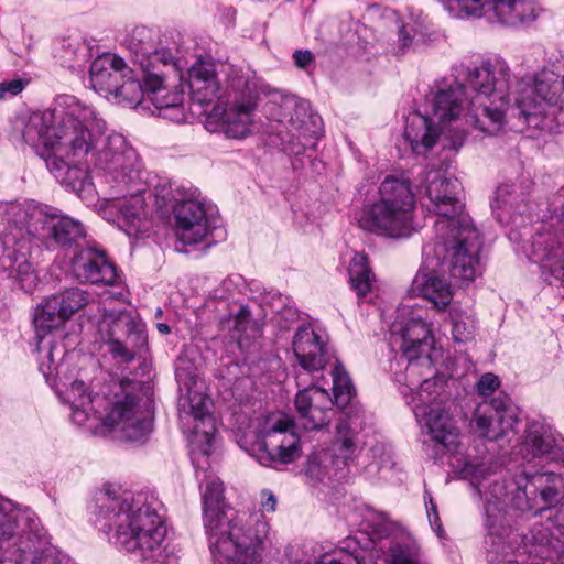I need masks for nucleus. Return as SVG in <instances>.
Wrapping results in <instances>:
<instances>
[{
  "label": "nucleus",
  "mask_w": 564,
  "mask_h": 564,
  "mask_svg": "<svg viewBox=\"0 0 564 564\" xmlns=\"http://www.w3.org/2000/svg\"><path fill=\"white\" fill-rule=\"evenodd\" d=\"M423 263L412 280L410 293L429 301L437 312H445L452 306V285L441 276L438 269L443 265L436 264L432 248H423Z\"/></svg>",
  "instance_id": "28"
},
{
  "label": "nucleus",
  "mask_w": 564,
  "mask_h": 564,
  "mask_svg": "<svg viewBox=\"0 0 564 564\" xmlns=\"http://www.w3.org/2000/svg\"><path fill=\"white\" fill-rule=\"evenodd\" d=\"M516 187V183L512 182V180H509L508 182L500 184L495 192L491 208L499 221L503 220V215L500 212H513L519 214L524 212L520 207V205L524 203L523 193L518 192Z\"/></svg>",
  "instance_id": "40"
},
{
  "label": "nucleus",
  "mask_w": 564,
  "mask_h": 564,
  "mask_svg": "<svg viewBox=\"0 0 564 564\" xmlns=\"http://www.w3.org/2000/svg\"><path fill=\"white\" fill-rule=\"evenodd\" d=\"M499 386L500 380L498 376L488 372L479 378L476 384V389L480 395L488 397L491 395L499 388Z\"/></svg>",
  "instance_id": "50"
},
{
  "label": "nucleus",
  "mask_w": 564,
  "mask_h": 564,
  "mask_svg": "<svg viewBox=\"0 0 564 564\" xmlns=\"http://www.w3.org/2000/svg\"><path fill=\"white\" fill-rule=\"evenodd\" d=\"M175 377L181 388L184 387L187 390V401L191 410V414L195 420L194 433L198 435L203 434L206 447L212 445L213 434L215 432V420L210 415L209 406L210 399L202 392L193 389L196 384V376L186 371V369L177 367L175 370Z\"/></svg>",
  "instance_id": "33"
},
{
  "label": "nucleus",
  "mask_w": 564,
  "mask_h": 564,
  "mask_svg": "<svg viewBox=\"0 0 564 564\" xmlns=\"http://www.w3.org/2000/svg\"><path fill=\"white\" fill-rule=\"evenodd\" d=\"M123 45L130 52L133 64L139 66L142 77L160 72L162 67L180 68V61L171 50L162 46L158 32L152 29L135 26L123 40Z\"/></svg>",
  "instance_id": "23"
},
{
  "label": "nucleus",
  "mask_w": 564,
  "mask_h": 564,
  "mask_svg": "<svg viewBox=\"0 0 564 564\" xmlns=\"http://www.w3.org/2000/svg\"><path fill=\"white\" fill-rule=\"evenodd\" d=\"M487 8L499 23L508 26H519L536 18L533 0H489Z\"/></svg>",
  "instance_id": "38"
},
{
  "label": "nucleus",
  "mask_w": 564,
  "mask_h": 564,
  "mask_svg": "<svg viewBox=\"0 0 564 564\" xmlns=\"http://www.w3.org/2000/svg\"><path fill=\"white\" fill-rule=\"evenodd\" d=\"M518 454L523 460L564 462V451L557 444L551 426L544 421H531L524 437L518 446Z\"/></svg>",
  "instance_id": "30"
},
{
  "label": "nucleus",
  "mask_w": 564,
  "mask_h": 564,
  "mask_svg": "<svg viewBox=\"0 0 564 564\" xmlns=\"http://www.w3.org/2000/svg\"><path fill=\"white\" fill-rule=\"evenodd\" d=\"M185 196L173 206L175 234L183 245H197L220 226L221 219L217 206L197 187L185 191Z\"/></svg>",
  "instance_id": "18"
},
{
  "label": "nucleus",
  "mask_w": 564,
  "mask_h": 564,
  "mask_svg": "<svg viewBox=\"0 0 564 564\" xmlns=\"http://www.w3.org/2000/svg\"><path fill=\"white\" fill-rule=\"evenodd\" d=\"M155 505L156 500L145 492L106 486L90 507L93 523L119 549L154 564H177L173 550L163 545L166 527Z\"/></svg>",
  "instance_id": "3"
},
{
  "label": "nucleus",
  "mask_w": 564,
  "mask_h": 564,
  "mask_svg": "<svg viewBox=\"0 0 564 564\" xmlns=\"http://www.w3.org/2000/svg\"><path fill=\"white\" fill-rule=\"evenodd\" d=\"M518 409L503 392L480 403L473 417L476 431L490 441L506 436L518 424Z\"/></svg>",
  "instance_id": "27"
},
{
  "label": "nucleus",
  "mask_w": 564,
  "mask_h": 564,
  "mask_svg": "<svg viewBox=\"0 0 564 564\" xmlns=\"http://www.w3.org/2000/svg\"><path fill=\"white\" fill-rule=\"evenodd\" d=\"M142 178H111L112 182L117 184L118 187H121L122 185H127L128 181H141Z\"/></svg>",
  "instance_id": "58"
},
{
  "label": "nucleus",
  "mask_w": 564,
  "mask_h": 564,
  "mask_svg": "<svg viewBox=\"0 0 564 564\" xmlns=\"http://www.w3.org/2000/svg\"><path fill=\"white\" fill-rule=\"evenodd\" d=\"M423 308L403 305L398 308L397 317L390 327V345L402 351L400 358L391 364L394 381L403 389L401 393L408 397L411 392L412 408L417 402V392L424 380H434L444 376H433V361L427 352L432 343L431 325L423 318Z\"/></svg>",
  "instance_id": "6"
},
{
  "label": "nucleus",
  "mask_w": 564,
  "mask_h": 564,
  "mask_svg": "<svg viewBox=\"0 0 564 564\" xmlns=\"http://www.w3.org/2000/svg\"><path fill=\"white\" fill-rule=\"evenodd\" d=\"M384 532H387L386 527L381 531H379L380 536H382Z\"/></svg>",
  "instance_id": "62"
},
{
  "label": "nucleus",
  "mask_w": 564,
  "mask_h": 564,
  "mask_svg": "<svg viewBox=\"0 0 564 564\" xmlns=\"http://www.w3.org/2000/svg\"><path fill=\"white\" fill-rule=\"evenodd\" d=\"M4 216L8 224L23 226L34 232L36 246L53 251L79 250L86 242L82 223L59 214L58 209L35 200L11 202L6 204Z\"/></svg>",
  "instance_id": "9"
},
{
  "label": "nucleus",
  "mask_w": 564,
  "mask_h": 564,
  "mask_svg": "<svg viewBox=\"0 0 564 564\" xmlns=\"http://www.w3.org/2000/svg\"><path fill=\"white\" fill-rule=\"evenodd\" d=\"M96 110L73 95L58 96L51 109L32 113L24 122L22 140L51 155V172L66 173L70 166L88 172L140 174L143 164L137 151L119 133L104 137Z\"/></svg>",
  "instance_id": "2"
},
{
  "label": "nucleus",
  "mask_w": 564,
  "mask_h": 564,
  "mask_svg": "<svg viewBox=\"0 0 564 564\" xmlns=\"http://www.w3.org/2000/svg\"><path fill=\"white\" fill-rule=\"evenodd\" d=\"M101 339L109 345V352L122 362H130L147 348L145 326L126 311H104L99 322Z\"/></svg>",
  "instance_id": "20"
},
{
  "label": "nucleus",
  "mask_w": 564,
  "mask_h": 564,
  "mask_svg": "<svg viewBox=\"0 0 564 564\" xmlns=\"http://www.w3.org/2000/svg\"><path fill=\"white\" fill-rule=\"evenodd\" d=\"M447 229L437 231L432 248L436 264H448L453 279L462 282L474 281L482 273L480 253L482 240L469 216L444 223Z\"/></svg>",
  "instance_id": "11"
},
{
  "label": "nucleus",
  "mask_w": 564,
  "mask_h": 564,
  "mask_svg": "<svg viewBox=\"0 0 564 564\" xmlns=\"http://www.w3.org/2000/svg\"><path fill=\"white\" fill-rule=\"evenodd\" d=\"M456 18L482 15L489 0H438Z\"/></svg>",
  "instance_id": "46"
},
{
  "label": "nucleus",
  "mask_w": 564,
  "mask_h": 564,
  "mask_svg": "<svg viewBox=\"0 0 564 564\" xmlns=\"http://www.w3.org/2000/svg\"><path fill=\"white\" fill-rule=\"evenodd\" d=\"M517 553L532 558L531 564H564V528L552 519L533 524L521 536Z\"/></svg>",
  "instance_id": "24"
},
{
  "label": "nucleus",
  "mask_w": 564,
  "mask_h": 564,
  "mask_svg": "<svg viewBox=\"0 0 564 564\" xmlns=\"http://www.w3.org/2000/svg\"><path fill=\"white\" fill-rule=\"evenodd\" d=\"M70 269L80 282L112 285L117 280L116 267L106 252L87 243L74 252Z\"/></svg>",
  "instance_id": "29"
},
{
  "label": "nucleus",
  "mask_w": 564,
  "mask_h": 564,
  "mask_svg": "<svg viewBox=\"0 0 564 564\" xmlns=\"http://www.w3.org/2000/svg\"><path fill=\"white\" fill-rule=\"evenodd\" d=\"M417 395L413 412L425 429L427 438L423 440V445L432 446L434 449L432 456L437 458L454 449L459 437L456 422L446 408V402L451 398L446 391V381L443 378L424 380Z\"/></svg>",
  "instance_id": "13"
},
{
  "label": "nucleus",
  "mask_w": 564,
  "mask_h": 564,
  "mask_svg": "<svg viewBox=\"0 0 564 564\" xmlns=\"http://www.w3.org/2000/svg\"><path fill=\"white\" fill-rule=\"evenodd\" d=\"M424 501L426 506V513L430 521V524L433 529V531L441 536L443 533V528L441 523V519L437 512L436 503L433 501L432 496L429 492H425L424 495Z\"/></svg>",
  "instance_id": "51"
},
{
  "label": "nucleus",
  "mask_w": 564,
  "mask_h": 564,
  "mask_svg": "<svg viewBox=\"0 0 564 564\" xmlns=\"http://www.w3.org/2000/svg\"><path fill=\"white\" fill-rule=\"evenodd\" d=\"M299 163H301V164L303 165V164H304V161H303L302 159H296V160L292 163L293 169H294V172H296V171H297V169H299V165H297V164H299Z\"/></svg>",
  "instance_id": "60"
},
{
  "label": "nucleus",
  "mask_w": 564,
  "mask_h": 564,
  "mask_svg": "<svg viewBox=\"0 0 564 564\" xmlns=\"http://www.w3.org/2000/svg\"><path fill=\"white\" fill-rule=\"evenodd\" d=\"M448 316L452 323L453 338L457 343H465L473 337L475 322L471 316L455 308L454 305L448 307Z\"/></svg>",
  "instance_id": "45"
},
{
  "label": "nucleus",
  "mask_w": 564,
  "mask_h": 564,
  "mask_svg": "<svg viewBox=\"0 0 564 564\" xmlns=\"http://www.w3.org/2000/svg\"><path fill=\"white\" fill-rule=\"evenodd\" d=\"M552 219L564 226V206ZM530 259L540 265L549 284L560 283L564 286V230L538 232L532 239Z\"/></svg>",
  "instance_id": "26"
},
{
  "label": "nucleus",
  "mask_w": 564,
  "mask_h": 564,
  "mask_svg": "<svg viewBox=\"0 0 564 564\" xmlns=\"http://www.w3.org/2000/svg\"><path fill=\"white\" fill-rule=\"evenodd\" d=\"M350 288L358 297L366 296L372 288L375 274L369 267V259L365 252H356L348 267Z\"/></svg>",
  "instance_id": "39"
},
{
  "label": "nucleus",
  "mask_w": 564,
  "mask_h": 564,
  "mask_svg": "<svg viewBox=\"0 0 564 564\" xmlns=\"http://www.w3.org/2000/svg\"><path fill=\"white\" fill-rule=\"evenodd\" d=\"M295 409L300 424L306 431H319L327 427L334 416L328 392L316 386H308L297 392Z\"/></svg>",
  "instance_id": "31"
},
{
  "label": "nucleus",
  "mask_w": 564,
  "mask_h": 564,
  "mask_svg": "<svg viewBox=\"0 0 564 564\" xmlns=\"http://www.w3.org/2000/svg\"><path fill=\"white\" fill-rule=\"evenodd\" d=\"M360 421L357 414H350L336 425L335 437L328 448L311 453L304 465V475L312 481L324 479L341 480L346 478L355 463L361 446L358 442Z\"/></svg>",
  "instance_id": "15"
},
{
  "label": "nucleus",
  "mask_w": 564,
  "mask_h": 564,
  "mask_svg": "<svg viewBox=\"0 0 564 564\" xmlns=\"http://www.w3.org/2000/svg\"><path fill=\"white\" fill-rule=\"evenodd\" d=\"M267 117L281 126L278 134L284 149L295 156L313 148L321 134V118L307 100L274 91L265 105Z\"/></svg>",
  "instance_id": "14"
},
{
  "label": "nucleus",
  "mask_w": 564,
  "mask_h": 564,
  "mask_svg": "<svg viewBox=\"0 0 564 564\" xmlns=\"http://www.w3.org/2000/svg\"><path fill=\"white\" fill-rule=\"evenodd\" d=\"M416 183L414 192L421 194L419 187H424V195L430 202V209L442 218L436 221V230L447 229L444 223L458 219L465 209V189L459 178H411Z\"/></svg>",
  "instance_id": "22"
},
{
  "label": "nucleus",
  "mask_w": 564,
  "mask_h": 564,
  "mask_svg": "<svg viewBox=\"0 0 564 564\" xmlns=\"http://www.w3.org/2000/svg\"><path fill=\"white\" fill-rule=\"evenodd\" d=\"M293 351L299 365L306 372L318 371L327 362L326 343L308 326L297 328L293 337Z\"/></svg>",
  "instance_id": "35"
},
{
  "label": "nucleus",
  "mask_w": 564,
  "mask_h": 564,
  "mask_svg": "<svg viewBox=\"0 0 564 564\" xmlns=\"http://www.w3.org/2000/svg\"><path fill=\"white\" fill-rule=\"evenodd\" d=\"M191 100L198 105H207L217 98L220 85L216 67L210 62L197 61L188 70Z\"/></svg>",
  "instance_id": "36"
},
{
  "label": "nucleus",
  "mask_w": 564,
  "mask_h": 564,
  "mask_svg": "<svg viewBox=\"0 0 564 564\" xmlns=\"http://www.w3.org/2000/svg\"><path fill=\"white\" fill-rule=\"evenodd\" d=\"M332 376L334 403L341 409L338 422L350 414H357L361 431L365 424L364 410L361 405L355 401L356 391L348 372L344 366L337 361L332 371Z\"/></svg>",
  "instance_id": "37"
},
{
  "label": "nucleus",
  "mask_w": 564,
  "mask_h": 564,
  "mask_svg": "<svg viewBox=\"0 0 564 564\" xmlns=\"http://www.w3.org/2000/svg\"><path fill=\"white\" fill-rule=\"evenodd\" d=\"M162 314V311L159 308L156 312V316H160Z\"/></svg>",
  "instance_id": "64"
},
{
  "label": "nucleus",
  "mask_w": 564,
  "mask_h": 564,
  "mask_svg": "<svg viewBox=\"0 0 564 564\" xmlns=\"http://www.w3.org/2000/svg\"><path fill=\"white\" fill-rule=\"evenodd\" d=\"M90 295L79 288H70L45 299L37 305L33 316L36 351L39 352V369L47 378L59 372L55 365L54 355L62 359L66 350L61 343L63 332L61 327L77 311L89 303Z\"/></svg>",
  "instance_id": "10"
},
{
  "label": "nucleus",
  "mask_w": 564,
  "mask_h": 564,
  "mask_svg": "<svg viewBox=\"0 0 564 564\" xmlns=\"http://www.w3.org/2000/svg\"><path fill=\"white\" fill-rule=\"evenodd\" d=\"M89 55V47L78 40H63L59 59L64 67L76 70L80 68Z\"/></svg>",
  "instance_id": "43"
},
{
  "label": "nucleus",
  "mask_w": 564,
  "mask_h": 564,
  "mask_svg": "<svg viewBox=\"0 0 564 564\" xmlns=\"http://www.w3.org/2000/svg\"><path fill=\"white\" fill-rule=\"evenodd\" d=\"M518 535H508V543L516 542Z\"/></svg>",
  "instance_id": "61"
},
{
  "label": "nucleus",
  "mask_w": 564,
  "mask_h": 564,
  "mask_svg": "<svg viewBox=\"0 0 564 564\" xmlns=\"http://www.w3.org/2000/svg\"><path fill=\"white\" fill-rule=\"evenodd\" d=\"M140 80H142L144 97L154 105L160 116L175 122L185 120L184 90L181 85L169 90L164 85L165 78L162 70L144 75Z\"/></svg>",
  "instance_id": "32"
},
{
  "label": "nucleus",
  "mask_w": 564,
  "mask_h": 564,
  "mask_svg": "<svg viewBox=\"0 0 564 564\" xmlns=\"http://www.w3.org/2000/svg\"><path fill=\"white\" fill-rule=\"evenodd\" d=\"M416 183L411 178H384L378 197L366 202L356 216L365 231L389 239H404L417 231L414 220Z\"/></svg>",
  "instance_id": "8"
},
{
  "label": "nucleus",
  "mask_w": 564,
  "mask_h": 564,
  "mask_svg": "<svg viewBox=\"0 0 564 564\" xmlns=\"http://www.w3.org/2000/svg\"><path fill=\"white\" fill-rule=\"evenodd\" d=\"M24 87H25L24 82L19 78L11 79L9 82H3L0 84V99L3 98L6 96V94L15 96V95L20 94Z\"/></svg>",
  "instance_id": "52"
},
{
  "label": "nucleus",
  "mask_w": 564,
  "mask_h": 564,
  "mask_svg": "<svg viewBox=\"0 0 564 564\" xmlns=\"http://www.w3.org/2000/svg\"><path fill=\"white\" fill-rule=\"evenodd\" d=\"M463 471L470 478V484L476 488L479 496H484L486 499V527L488 534L492 538V545H495V550H492L491 553L498 554L500 546L496 543L494 538L502 539V534L499 531L502 511L501 505L502 498L509 495L508 489L506 485L499 482L498 479H492L488 486L486 485V481L492 476L491 467L486 464L466 462Z\"/></svg>",
  "instance_id": "25"
},
{
  "label": "nucleus",
  "mask_w": 564,
  "mask_h": 564,
  "mask_svg": "<svg viewBox=\"0 0 564 564\" xmlns=\"http://www.w3.org/2000/svg\"><path fill=\"white\" fill-rule=\"evenodd\" d=\"M221 325L224 328L235 332L239 341L242 338L251 339L261 335V324L251 316L250 308L247 305H241L235 314L221 319Z\"/></svg>",
  "instance_id": "41"
},
{
  "label": "nucleus",
  "mask_w": 564,
  "mask_h": 564,
  "mask_svg": "<svg viewBox=\"0 0 564 564\" xmlns=\"http://www.w3.org/2000/svg\"><path fill=\"white\" fill-rule=\"evenodd\" d=\"M89 79L91 87L106 98L112 96L118 104L134 108L144 99L140 78L116 54H102L90 65Z\"/></svg>",
  "instance_id": "17"
},
{
  "label": "nucleus",
  "mask_w": 564,
  "mask_h": 564,
  "mask_svg": "<svg viewBox=\"0 0 564 564\" xmlns=\"http://www.w3.org/2000/svg\"><path fill=\"white\" fill-rule=\"evenodd\" d=\"M314 564H378L372 554L358 552L354 553H345L339 552L336 555H324L319 561H316Z\"/></svg>",
  "instance_id": "49"
},
{
  "label": "nucleus",
  "mask_w": 564,
  "mask_h": 564,
  "mask_svg": "<svg viewBox=\"0 0 564 564\" xmlns=\"http://www.w3.org/2000/svg\"><path fill=\"white\" fill-rule=\"evenodd\" d=\"M242 284L241 275H230L221 282L220 288L224 292L228 294H232L236 290H238Z\"/></svg>",
  "instance_id": "55"
},
{
  "label": "nucleus",
  "mask_w": 564,
  "mask_h": 564,
  "mask_svg": "<svg viewBox=\"0 0 564 564\" xmlns=\"http://www.w3.org/2000/svg\"><path fill=\"white\" fill-rule=\"evenodd\" d=\"M55 365L59 366V372L54 371L48 378L43 373L47 382L56 384L57 395L61 401L70 409L72 421L83 426L88 421H101L102 425L117 433V437L133 444H143L148 441L153 421L149 413L140 405V399L128 391L123 381L113 394V400L108 402L105 415L98 413V406L105 404L106 399L98 394L91 395L88 387L82 380H74L70 384L63 381L65 357L59 359L54 355Z\"/></svg>",
  "instance_id": "5"
},
{
  "label": "nucleus",
  "mask_w": 564,
  "mask_h": 564,
  "mask_svg": "<svg viewBox=\"0 0 564 564\" xmlns=\"http://www.w3.org/2000/svg\"><path fill=\"white\" fill-rule=\"evenodd\" d=\"M34 232L23 226L8 224L0 237V263L14 270L21 288L31 291L36 284L37 276L29 258L33 245H36Z\"/></svg>",
  "instance_id": "21"
},
{
  "label": "nucleus",
  "mask_w": 564,
  "mask_h": 564,
  "mask_svg": "<svg viewBox=\"0 0 564 564\" xmlns=\"http://www.w3.org/2000/svg\"><path fill=\"white\" fill-rule=\"evenodd\" d=\"M191 183H181L171 178H159L154 185L155 202L160 207H167L169 205H177L185 198V191L194 188Z\"/></svg>",
  "instance_id": "42"
},
{
  "label": "nucleus",
  "mask_w": 564,
  "mask_h": 564,
  "mask_svg": "<svg viewBox=\"0 0 564 564\" xmlns=\"http://www.w3.org/2000/svg\"><path fill=\"white\" fill-rule=\"evenodd\" d=\"M452 164H453L452 160H449L447 156H445L437 167L436 166L433 167V172H436V173H441V172L447 173V172H449V169H451Z\"/></svg>",
  "instance_id": "57"
},
{
  "label": "nucleus",
  "mask_w": 564,
  "mask_h": 564,
  "mask_svg": "<svg viewBox=\"0 0 564 564\" xmlns=\"http://www.w3.org/2000/svg\"><path fill=\"white\" fill-rule=\"evenodd\" d=\"M61 186L75 193L86 205H95L100 199L93 178H62Z\"/></svg>",
  "instance_id": "44"
},
{
  "label": "nucleus",
  "mask_w": 564,
  "mask_h": 564,
  "mask_svg": "<svg viewBox=\"0 0 564 564\" xmlns=\"http://www.w3.org/2000/svg\"><path fill=\"white\" fill-rule=\"evenodd\" d=\"M156 328L163 335H166V334L171 333L170 326L167 324H165V323H158L156 324Z\"/></svg>",
  "instance_id": "59"
},
{
  "label": "nucleus",
  "mask_w": 564,
  "mask_h": 564,
  "mask_svg": "<svg viewBox=\"0 0 564 564\" xmlns=\"http://www.w3.org/2000/svg\"><path fill=\"white\" fill-rule=\"evenodd\" d=\"M202 453H203L205 456H208V455H209V453H208V451H207L206 448H204Z\"/></svg>",
  "instance_id": "63"
},
{
  "label": "nucleus",
  "mask_w": 564,
  "mask_h": 564,
  "mask_svg": "<svg viewBox=\"0 0 564 564\" xmlns=\"http://www.w3.org/2000/svg\"><path fill=\"white\" fill-rule=\"evenodd\" d=\"M466 86L475 95L468 98L464 84L437 83L425 99L424 113L412 112L406 118L404 139L416 155H425L441 135L448 139L449 149L460 148L466 138L464 124L495 134L505 126L508 113L521 116L528 124L544 128L543 118L552 116L564 126V75L542 69L517 85L514 106L508 101L510 69L500 58L467 68Z\"/></svg>",
  "instance_id": "1"
},
{
  "label": "nucleus",
  "mask_w": 564,
  "mask_h": 564,
  "mask_svg": "<svg viewBox=\"0 0 564 564\" xmlns=\"http://www.w3.org/2000/svg\"><path fill=\"white\" fill-rule=\"evenodd\" d=\"M203 524L213 564H260L269 523L259 512L235 511L224 502V485L207 477Z\"/></svg>",
  "instance_id": "4"
},
{
  "label": "nucleus",
  "mask_w": 564,
  "mask_h": 564,
  "mask_svg": "<svg viewBox=\"0 0 564 564\" xmlns=\"http://www.w3.org/2000/svg\"><path fill=\"white\" fill-rule=\"evenodd\" d=\"M293 61L299 68L303 69L314 61V54L310 50H296L293 53Z\"/></svg>",
  "instance_id": "53"
},
{
  "label": "nucleus",
  "mask_w": 564,
  "mask_h": 564,
  "mask_svg": "<svg viewBox=\"0 0 564 564\" xmlns=\"http://www.w3.org/2000/svg\"><path fill=\"white\" fill-rule=\"evenodd\" d=\"M387 564H421L420 552L414 545L393 542L389 546Z\"/></svg>",
  "instance_id": "47"
},
{
  "label": "nucleus",
  "mask_w": 564,
  "mask_h": 564,
  "mask_svg": "<svg viewBox=\"0 0 564 564\" xmlns=\"http://www.w3.org/2000/svg\"><path fill=\"white\" fill-rule=\"evenodd\" d=\"M259 78L250 70L232 68L228 75L225 106L216 105L206 119V129L229 139H245L254 123Z\"/></svg>",
  "instance_id": "12"
},
{
  "label": "nucleus",
  "mask_w": 564,
  "mask_h": 564,
  "mask_svg": "<svg viewBox=\"0 0 564 564\" xmlns=\"http://www.w3.org/2000/svg\"><path fill=\"white\" fill-rule=\"evenodd\" d=\"M144 187H139L135 193H129L130 198L120 200L127 194L117 191L104 200L109 202V208L118 212L116 223L128 236H138L147 230L144 198L141 193Z\"/></svg>",
  "instance_id": "34"
},
{
  "label": "nucleus",
  "mask_w": 564,
  "mask_h": 564,
  "mask_svg": "<svg viewBox=\"0 0 564 564\" xmlns=\"http://www.w3.org/2000/svg\"><path fill=\"white\" fill-rule=\"evenodd\" d=\"M502 552H503V557L501 560H498L496 556H491L490 561L491 562L496 561V564H519V558L521 556H518V554L509 556V554L507 552H505V546H502Z\"/></svg>",
  "instance_id": "56"
},
{
  "label": "nucleus",
  "mask_w": 564,
  "mask_h": 564,
  "mask_svg": "<svg viewBox=\"0 0 564 564\" xmlns=\"http://www.w3.org/2000/svg\"><path fill=\"white\" fill-rule=\"evenodd\" d=\"M0 564H66L48 545L37 514L0 496Z\"/></svg>",
  "instance_id": "7"
},
{
  "label": "nucleus",
  "mask_w": 564,
  "mask_h": 564,
  "mask_svg": "<svg viewBox=\"0 0 564 564\" xmlns=\"http://www.w3.org/2000/svg\"><path fill=\"white\" fill-rule=\"evenodd\" d=\"M261 506L267 512L275 511L276 497L271 490L264 489L261 491Z\"/></svg>",
  "instance_id": "54"
},
{
  "label": "nucleus",
  "mask_w": 564,
  "mask_h": 564,
  "mask_svg": "<svg viewBox=\"0 0 564 564\" xmlns=\"http://www.w3.org/2000/svg\"><path fill=\"white\" fill-rule=\"evenodd\" d=\"M560 474L551 470L533 471L524 467L510 484V502L522 513L536 516L558 502Z\"/></svg>",
  "instance_id": "19"
},
{
  "label": "nucleus",
  "mask_w": 564,
  "mask_h": 564,
  "mask_svg": "<svg viewBox=\"0 0 564 564\" xmlns=\"http://www.w3.org/2000/svg\"><path fill=\"white\" fill-rule=\"evenodd\" d=\"M419 35H423V25L412 18L409 20H401L398 24V53L403 54L415 42Z\"/></svg>",
  "instance_id": "48"
},
{
  "label": "nucleus",
  "mask_w": 564,
  "mask_h": 564,
  "mask_svg": "<svg viewBox=\"0 0 564 564\" xmlns=\"http://www.w3.org/2000/svg\"><path fill=\"white\" fill-rule=\"evenodd\" d=\"M252 456L262 466L279 469L302 454V442L294 419L285 413L269 416L257 435Z\"/></svg>",
  "instance_id": "16"
}]
</instances>
